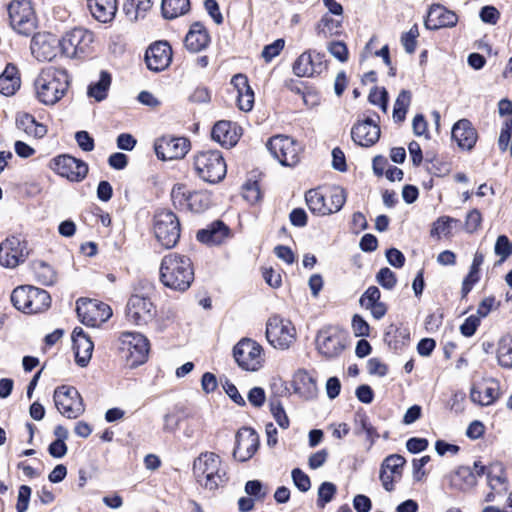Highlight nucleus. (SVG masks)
Returning a JSON list of instances; mask_svg holds the SVG:
<instances>
[{
	"instance_id": "obj_39",
	"label": "nucleus",
	"mask_w": 512,
	"mask_h": 512,
	"mask_svg": "<svg viewBox=\"0 0 512 512\" xmlns=\"http://www.w3.org/2000/svg\"><path fill=\"white\" fill-rule=\"evenodd\" d=\"M506 475L504 467L500 463L491 464L487 471V482L491 490L497 492V494L506 491Z\"/></svg>"
},
{
	"instance_id": "obj_62",
	"label": "nucleus",
	"mask_w": 512,
	"mask_h": 512,
	"mask_svg": "<svg viewBox=\"0 0 512 512\" xmlns=\"http://www.w3.org/2000/svg\"><path fill=\"white\" fill-rule=\"evenodd\" d=\"M294 485L301 491L307 492L311 487L310 478L301 469L295 468L291 473Z\"/></svg>"
},
{
	"instance_id": "obj_20",
	"label": "nucleus",
	"mask_w": 512,
	"mask_h": 512,
	"mask_svg": "<svg viewBox=\"0 0 512 512\" xmlns=\"http://www.w3.org/2000/svg\"><path fill=\"white\" fill-rule=\"evenodd\" d=\"M259 447L258 434L249 427H243L236 434V445L233 450L234 459L246 462L253 457Z\"/></svg>"
},
{
	"instance_id": "obj_48",
	"label": "nucleus",
	"mask_w": 512,
	"mask_h": 512,
	"mask_svg": "<svg viewBox=\"0 0 512 512\" xmlns=\"http://www.w3.org/2000/svg\"><path fill=\"white\" fill-rule=\"evenodd\" d=\"M296 391L305 397H312L316 392L315 381L306 372H301L295 379Z\"/></svg>"
},
{
	"instance_id": "obj_34",
	"label": "nucleus",
	"mask_w": 512,
	"mask_h": 512,
	"mask_svg": "<svg viewBox=\"0 0 512 512\" xmlns=\"http://www.w3.org/2000/svg\"><path fill=\"white\" fill-rule=\"evenodd\" d=\"M93 17L102 23L110 22L117 11L116 0H87Z\"/></svg>"
},
{
	"instance_id": "obj_10",
	"label": "nucleus",
	"mask_w": 512,
	"mask_h": 512,
	"mask_svg": "<svg viewBox=\"0 0 512 512\" xmlns=\"http://www.w3.org/2000/svg\"><path fill=\"white\" fill-rule=\"evenodd\" d=\"M233 357L242 370L249 372L260 370L265 361L262 346L250 338H243L234 346Z\"/></svg>"
},
{
	"instance_id": "obj_61",
	"label": "nucleus",
	"mask_w": 512,
	"mask_h": 512,
	"mask_svg": "<svg viewBox=\"0 0 512 512\" xmlns=\"http://www.w3.org/2000/svg\"><path fill=\"white\" fill-rule=\"evenodd\" d=\"M31 493L32 490L29 486L21 485L19 487L16 503L17 512H26L28 510Z\"/></svg>"
},
{
	"instance_id": "obj_60",
	"label": "nucleus",
	"mask_w": 512,
	"mask_h": 512,
	"mask_svg": "<svg viewBox=\"0 0 512 512\" xmlns=\"http://www.w3.org/2000/svg\"><path fill=\"white\" fill-rule=\"evenodd\" d=\"M284 46L285 41L283 39H277L273 43L266 45L263 48L261 55L266 62H270L280 54Z\"/></svg>"
},
{
	"instance_id": "obj_11",
	"label": "nucleus",
	"mask_w": 512,
	"mask_h": 512,
	"mask_svg": "<svg viewBox=\"0 0 512 512\" xmlns=\"http://www.w3.org/2000/svg\"><path fill=\"white\" fill-rule=\"evenodd\" d=\"M267 149L278 162L287 167H294L300 162L302 146L293 138L276 135L269 139Z\"/></svg>"
},
{
	"instance_id": "obj_37",
	"label": "nucleus",
	"mask_w": 512,
	"mask_h": 512,
	"mask_svg": "<svg viewBox=\"0 0 512 512\" xmlns=\"http://www.w3.org/2000/svg\"><path fill=\"white\" fill-rule=\"evenodd\" d=\"M483 262H484L483 253L477 251L474 254L473 261H472V264L470 267V271L462 282V288H461L462 297H466L468 295V293L472 290L473 286L479 281L480 267L483 264Z\"/></svg>"
},
{
	"instance_id": "obj_21",
	"label": "nucleus",
	"mask_w": 512,
	"mask_h": 512,
	"mask_svg": "<svg viewBox=\"0 0 512 512\" xmlns=\"http://www.w3.org/2000/svg\"><path fill=\"white\" fill-rule=\"evenodd\" d=\"M148 69L159 72L165 70L172 60V49L167 42H156L146 51Z\"/></svg>"
},
{
	"instance_id": "obj_30",
	"label": "nucleus",
	"mask_w": 512,
	"mask_h": 512,
	"mask_svg": "<svg viewBox=\"0 0 512 512\" xmlns=\"http://www.w3.org/2000/svg\"><path fill=\"white\" fill-rule=\"evenodd\" d=\"M231 84L237 91V103L240 110L248 112L254 105V92L248 83V78L243 74H236L231 79Z\"/></svg>"
},
{
	"instance_id": "obj_57",
	"label": "nucleus",
	"mask_w": 512,
	"mask_h": 512,
	"mask_svg": "<svg viewBox=\"0 0 512 512\" xmlns=\"http://www.w3.org/2000/svg\"><path fill=\"white\" fill-rule=\"evenodd\" d=\"M368 99L371 104L380 106L381 109L386 112L388 105V92L385 88H373L369 93Z\"/></svg>"
},
{
	"instance_id": "obj_6",
	"label": "nucleus",
	"mask_w": 512,
	"mask_h": 512,
	"mask_svg": "<svg viewBox=\"0 0 512 512\" xmlns=\"http://www.w3.org/2000/svg\"><path fill=\"white\" fill-rule=\"evenodd\" d=\"M8 17L11 28L20 35H33L37 28L35 10L30 0H12L8 6Z\"/></svg>"
},
{
	"instance_id": "obj_9",
	"label": "nucleus",
	"mask_w": 512,
	"mask_h": 512,
	"mask_svg": "<svg viewBox=\"0 0 512 512\" xmlns=\"http://www.w3.org/2000/svg\"><path fill=\"white\" fill-rule=\"evenodd\" d=\"M94 34L88 29L77 27L67 31L59 40L62 53L69 58H81L92 51Z\"/></svg>"
},
{
	"instance_id": "obj_44",
	"label": "nucleus",
	"mask_w": 512,
	"mask_h": 512,
	"mask_svg": "<svg viewBox=\"0 0 512 512\" xmlns=\"http://www.w3.org/2000/svg\"><path fill=\"white\" fill-rule=\"evenodd\" d=\"M151 7L152 2L150 0H130L124 9L130 20L137 21L144 18Z\"/></svg>"
},
{
	"instance_id": "obj_8",
	"label": "nucleus",
	"mask_w": 512,
	"mask_h": 512,
	"mask_svg": "<svg viewBox=\"0 0 512 512\" xmlns=\"http://www.w3.org/2000/svg\"><path fill=\"white\" fill-rule=\"evenodd\" d=\"M265 334L268 343L279 350L289 349L297 335L293 323L279 315H273L268 319Z\"/></svg>"
},
{
	"instance_id": "obj_16",
	"label": "nucleus",
	"mask_w": 512,
	"mask_h": 512,
	"mask_svg": "<svg viewBox=\"0 0 512 512\" xmlns=\"http://www.w3.org/2000/svg\"><path fill=\"white\" fill-rule=\"evenodd\" d=\"M76 312L80 321L91 327L99 326L112 316L109 305L91 299H79L76 303Z\"/></svg>"
},
{
	"instance_id": "obj_7",
	"label": "nucleus",
	"mask_w": 512,
	"mask_h": 512,
	"mask_svg": "<svg viewBox=\"0 0 512 512\" xmlns=\"http://www.w3.org/2000/svg\"><path fill=\"white\" fill-rule=\"evenodd\" d=\"M193 165L197 175L208 183H218L226 175V163L219 151L197 153Z\"/></svg>"
},
{
	"instance_id": "obj_1",
	"label": "nucleus",
	"mask_w": 512,
	"mask_h": 512,
	"mask_svg": "<svg viewBox=\"0 0 512 512\" xmlns=\"http://www.w3.org/2000/svg\"><path fill=\"white\" fill-rule=\"evenodd\" d=\"M194 280L191 260L177 253H169L160 264V281L175 291H186Z\"/></svg>"
},
{
	"instance_id": "obj_23",
	"label": "nucleus",
	"mask_w": 512,
	"mask_h": 512,
	"mask_svg": "<svg viewBox=\"0 0 512 512\" xmlns=\"http://www.w3.org/2000/svg\"><path fill=\"white\" fill-rule=\"evenodd\" d=\"M499 395L500 387L497 381L483 380L473 384L470 399L475 404L489 406L499 398Z\"/></svg>"
},
{
	"instance_id": "obj_52",
	"label": "nucleus",
	"mask_w": 512,
	"mask_h": 512,
	"mask_svg": "<svg viewBox=\"0 0 512 512\" xmlns=\"http://www.w3.org/2000/svg\"><path fill=\"white\" fill-rule=\"evenodd\" d=\"M210 205V198L207 194L202 192H192L189 197L188 209L194 212H201L208 208Z\"/></svg>"
},
{
	"instance_id": "obj_26",
	"label": "nucleus",
	"mask_w": 512,
	"mask_h": 512,
	"mask_svg": "<svg viewBox=\"0 0 512 512\" xmlns=\"http://www.w3.org/2000/svg\"><path fill=\"white\" fill-rule=\"evenodd\" d=\"M322 55L315 56L311 52H303L293 64V72L298 77H312L324 69Z\"/></svg>"
},
{
	"instance_id": "obj_28",
	"label": "nucleus",
	"mask_w": 512,
	"mask_h": 512,
	"mask_svg": "<svg viewBox=\"0 0 512 512\" xmlns=\"http://www.w3.org/2000/svg\"><path fill=\"white\" fill-rule=\"evenodd\" d=\"M211 136L214 141L229 148L234 146L240 138L239 127L230 121H219L214 125Z\"/></svg>"
},
{
	"instance_id": "obj_27",
	"label": "nucleus",
	"mask_w": 512,
	"mask_h": 512,
	"mask_svg": "<svg viewBox=\"0 0 512 512\" xmlns=\"http://www.w3.org/2000/svg\"><path fill=\"white\" fill-rule=\"evenodd\" d=\"M72 340L76 363L81 367H86L92 357L93 342L79 327L73 330Z\"/></svg>"
},
{
	"instance_id": "obj_5",
	"label": "nucleus",
	"mask_w": 512,
	"mask_h": 512,
	"mask_svg": "<svg viewBox=\"0 0 512 512\" xmlns=\"http://www.w3.org/2000/svg\"><path fill=\"white\" fill-rule=\"evenodd\" d=\"M150 345L148 339L138 332H123L119 336V353L129 367L146 362Z\"/></svg>"
},
{
	"instance_id": "obj_22",
	"label": "nucleus",
	"mask_w": 512,
	"mask_h": 512,
	"mask_svg": "<svg viewBox=\"0 0 512 512\" xmlns=\"http://www.w3.org/2000/svg\"><path fill=\"white\" fill-rule=\"evenodd\" d=\"M351 137L357 145L370 147L379 140L380 128L375 121L367 118L352 127Z\"/></svg>"
},
{
	"instance_id": "obj_19",
	"label": "nucleus",
	"mask_w": 512,
	"mask_h": 512,
	"mask_svg": "<svg viewBox=\"0 0 512 512\" xmlns=\"http://www.w3.org/2000/svg\"><path fill=\"white\" fill-rule=\"evenodd\" d=\"M52 168L58 175L72 182L82 181L88 173V166L85 162L69 155L56 157L53 160Z\"/></svg>"
},
{
	"instance_id": "obj_35",
	"label": "nucleus",
	"mask_w": 512,
	"mask_h": 512,
	"mask_svg": "<svg viewBox=\"0 0 512 512\" xmlns=\"http://www.w3.org/2000/svg\"><path fill=\"white\" fill-rule=\"evenodd\" d=\"M21 80L18 69L13 64H8L0 75V94L6 97L12 96L20 88Z\"/></svg>"
},
{
	"instance_id": "obj_49",
	"label": "nucleus",
	"mask_w": 512,
	"mask_h": 512,
	"mask_svg": "<svg viewBox=\"0 0 512 512\" xmlns=\"http://www.w3.org/2000/svg\"><path fill=\"white\" fill-rule=\"evenodd\" d=\"M453 481L455 485L463 489L473 486L476 483V477L470 467L461 466L456 470Z\"/></svg>"
},
{
	"instance_id": "obj_38",
	"label": "nucleus",
	"mask_w": 512,
	"mask_h": 512,
	"mask_svg": "<svg viewBox=\"0 0 512 512\" xmlns=\"http://www.w3.org/2000/svg\"><path fill=\"white\" fill-rule=\"evenodd\" d=\"M410 341V331L406 327L391 325L385 333V342L394 350H400Z\"/></svg>"
},
{
	"instance_id": "obj_45",
	"label": "nucleus",
	"mask_w": 512,
	"mask_h": 512,
	"mask_svg": "<svg viewBox=\"0 0 512 512\" xmlns=\"http://www.w3.org/2000/svg\"><path fill=\"white\" fill-rule=\"evenodd\" d=\"M33 271L38 282L42 285H52L56 280L53 268L43 261L34 262Z\"/></svg>"
},
{
	"instance_id": "obj_50",
	"label": "nucleus",
	"mask_w": 512,
	"mask_h": 512,
	"mask_svg": "<svg viewBox=\"0 0 512 512\" xmlns=\"http://www.w3.org/2000/svg\"><path fill=\"white\" fill-rule=\"evenodd\" d=\"M329 200L330 204H326L329 214L340 211L346 202L345 190L341 187H333L329 193Z\"/></svg>"
},
{
	"instance_id": "obj_56",
	"label": "nucleus",
	"mask_w": 512,
	"mask_h": 512,
	"mask_svg": "<svg viewBox=\"0 0 512 512\" xmlns=\"http://www.w3.org/2000/svg\"><path fill=\"white\" fill-rule=\"evenodd\" d=\"M494 252L500 257L501 262L505 261L512 254V243L506 235L498 236L494 246Z\"/></svg>"
},
{
	"instance_id": "obj_64",
	"label": "nucleus",
	"mask_w": 512,
	"mask_h": 512,
	"mask_svg": "<svg viewBox=\"0 0 512 512\" xmlns=\"http://www.w3.org/2000/svg\"><path fill=\"white\" fill-rule=\"evenodd\" d=\"M378 302H380V290L376 286L369 287L360 298V304L364 308H368Z\"/></svg>"
},
{
	"instance_id": "obj_40",
	"label": "nucleus",
	"mask_w": 512,
	"mask_h": 512,
	"mask_svg": "<svg viewBox=\"0 0 512 512\" xmlns=\"http://www.w3.org/2000/svg\"><path fill=\"white\" fill-rule=\"evenodd\" d=\"M305 200L310 211L317 215H329L327 196L318 189H311L305 194Z\"/></svg>"
},
{
	"instance_id": "obj_33",
	"label": "nucleus",
	"mask_w": 512,
	"mask_h": 512,
	"mask_svg": "<svg viewBox=\"0 0 512 512\" xmlns=\"http://www.w3.org/2000/svg\"><path fill=\"white\" fill-rule=\"evenodd\" d=\"M499 114L506 116L501 128L498 139V146L502 152L508 149L511 140L512 132V103L509 100L503 99L498 104Z\"/></svg>"
},
{
	"instance_id": "obj_12",
	"label": "nucleus",
	"mask_w": 512,
	"mask_h": 512,
	"mask_svg": "<svg viewBox=\"0 0 512 512\" xmlns=\"http://www.w3.org/2000/svg\"><path fill=\"white\" fill-rule=\"evenodd\" d=\"M154 233L158 242L166 249L174 247L180 238V223L169 210H160L154 217Z\"/></svg>"
},
{
	"instance_id": "obj_17",
	"label": "nucleus",
	"mask_w": 512,
	"mask_h": 512,
	"mask_svg": "<svg viewBox=\"0 0 512 512\" xmlns=\"http://www.w3.org/2000/svg\"><path fill=\"white\" fill-rule=\"evenodd\" d=\"M157 314L156 307L149 298L132 295L126 305V319L136 326L148 325Z\"/></svg>"
},
{
	"instance_id": "obj_4",
	"label": "nucleus",
	"mask_w": 512,
	"mask_h": 512,
	"mask_svg": "<svg viewBox=\"0 0 512 512\" xmlns=\"http://www.w3.org/2000/svg\"><path fill=\"white\" fill-rule=\"evenodd\" d=\"M11 302L14 307L27 314L46 311L51 304L49 293L34 286H20L13 290Z\"/></svg>"
},
{
	"instance_id": "obj_2",
	"label": "nucleus",
	"mask_w": 512,
	"mask_h": 512,
	"mask_svg": "<svg viewBox=\"0 0 512 512\" xmlns=\"http://www.w3.org/2000/svg\"><path fill=\"white\" fill-rule=\"evenodd\" d=\"M69 83V76L65 70L45 68L34 81L35 96L44 105H55L66 94Z\"/></svg>"
},
{
	"instance_id": "obj_46",
	"label": "nucleus",
	"mask_w": 512,
	"mask_h": 512,
	"mask_svg": "<svg viewBox=\"0 0 512 512\" xmlns=\"http://www.w3.org/2000/svg\"><path fill=\"white\" fill-rule=\"evenodd\" d=\"M457 220L449 216H442L438 218L432 225L430 235L440 239L441 237H448L452 231V224L456 223Z\"/></svg>"
},
{
	"instance_id": "obj_58",
	"label": "nucleus",
	"mask_w": 512,
	"mask_h": 512,
	"mask_svg": "<svg viewBox=\"0 0 512 512\" xmlns=\"http://www.w3.org/2000/svg\"><path fill=\"white\" fill-rule=\"evenodd\" d=\"M327 50L330 54L340 62H346L348 60V49L344 42L333 41L327 46Z\"/></svg>"
},
{
	"instance_id": "obj_41",
	"label": "nucleus",
	"mask_w": 512,
	"mask_h": 512,
	"mask_svg": "<svg viewBox=\"0 0 512 512\" xmlns=\"http://www.w3.org/2000/svg\"><path fill=\"white\" fill-rule=\"evenodd\" d=\"M162 14L166 19H174L186 14L190 9L189 0H162Z\"/></svg>"
},
{
	"instance_id": "obj_51",
	"label": "nucleus",
	"mask_w": 512,
	"mask_h": 512,
	"mask_svg": "<svg viewBox=\"0 0 512 512\" xmlns=\"http://www.w3.org/2000/svg\"><path fill=\"white\" fill-rule=\"evenodd\" d=\"M337 492L336 485L332 482H323L318 488L317 506L324 508L327 503L331 502Z\"/></svg>"
},
{
	"instance_id": "obj_3",
	"label": "nucleus",
	"mask_w": 512,
	"mask_h": 512,
	"mask_svg": "<svg viewBox=\"0 0 512 512\" xmlns=\"http://www.w3.org/2000/svg\"><path fill=\"white\" fill-rule=\"evenodd\" d=\"M193 475L197 483L208 491H215L227 481L221 457L210 451L200 453L193 461Z\"/></svg>"
},
{
	"instance_id": "obj_14",
	"label": "nucleus",
	"mask_w": 512,
	"mask_h": 512,
	"mask_svg": "<svg viewBox=\"0 0 512 512\" xmlns=\"http://www.w3.org/2000/svg\"><path fill=\"white\" fill-rule=\"evenodd\" d=\"M29 256L28 244L19 236L7 237L0 243V265L14 269L24 263Z\"/></svg>"
},
{
	"instance_id": "obj_43",
	"label": "nucleus",
	"mask_w": 512,
	"mask_h": 512,
	"mask_svg": "<svg viewBox=\"0 0 512 512\" xmlns=\"http://www.w3.org/2000/svg\"><path fill=\"white\" fill-rule=\"evenodd\" d=\"M111 85V76L105 71H102L100 78L97 82L92 83L88 88L89 97L94 98L96 101H102L107 97L109 87Z\"/></svg>"
},
{
	"instance_id": "obj_25",
	"label": "nucleus",
	"mask_w": 512,
	"mask_h": 512,
	"mask_svg": "<svg viewBox=\"0 0 512 512\" xmlns=\"http://www.w3.org/2000/svg\"><path fill=\"white\" fill-rule=\"evenodd\" d=\"M458 22V16L451 10L445 7L435 4L432 5L427 18L425 20V26L430 30H437L440 28H451L454 27Z\"/></svg>"
},
{
	"instance_id": "obj_53",
	"label": "nucleus",
	"mask_w": 512,
	"mask_h": 512,
	"mask_svg": "<svg viewBox=\"0 0 512 512\" xmlns=\"http://www.w3.org/2000/svg\"><path fill=\"white\" fill-rule=\"evenodd\" d=\"M406 460L399 454H392L386 457L381 465L384 469L388 470L395 476H401V470Z\"/></svg>"
},
{
	"instance_id": "obj_31",
	"label": "nucleus",
	"mask_w": 512,
	"mask_h": 512,
	"mask_svg": "<svg viewBox=\"0 0 512 512\" xmlns=\"http://www.w3.org/2000/svg\"><path fill=\"white\" fill-rule=\"evenodd\" d=\"M197 240L207 245H219L229 237V228L222 221H215L197 232Z\"/></svg>"
},
{
	"instance_id": "obj_63",
	"label": "nucleus",
	"mask_w": 512,
	"mask_h": 512,
	"mask_svg": "<svg viewBox=\"0 0 512 512\" xmlns=\"http://www.w3.org/2000/svg\"><path fill=\"white\" fill-rule=\"evenodd\" d=\"M481 222H482V215H481L480 211L478 209H473L466 216L465 230L468 233H473L480 228Z\"/></svg>"
},
{
	"instance_id": "obj_24",
	"label": "nucleus",
	"mask_w": 512,
	"mask_h": 512,
	"mask_svg": "<svg viewBox=\"0 0 512 512\" xmlns=\"http://www.w3.org/2000/svg\"><path fill=\"white\" fill-rule=\"evenodd\" d=\"M59 41L50 33H37L31 41L32 54L40 61H50L56 56Z\"/></svg>"
},
{
	"instance_id": "obj_15",
	"label": "nucleus",
	"mask_w": 512,
	"mask_h": 512,
	"mask_svg": "<svg viewBox=\"0 0 512 512\" xmlns=\"http://www.w3.org/2000/svg\"><path fill=\"white\" fill-rule=\"evenodd\" d=\"M318 352L326 359L339 357L346 348L345 335L335 327L320 330L316 336Z\"/></svg>"
},
{
	"instance_id": "obj_59",
	"label": "nucleus",
	"mask_w": 512,
	"mask_h": 512,
	"mask_svg": "<svg viewBox=\"0 0 512 512\" xmlns=\"http://www.w3.org/2000/svg\"><path fill=\"white\" fill-rule=\"evenodd\" d=\"M271 413L276 420L277 424L283 428L287 429L289 427V419L283 409V406L279 401H273L270 403Z\"/></svg>"
},
{
	"instance_id": "obj_36",
	"label": "nucleus",
	"mask_w": 512,
	"mask_h": 512,
	"mask_svg": "<svg viewBox=\"0 0 512 512\" xmlns=\"http://www.w3.org/2000/svg\"><path fill=\"white\" fill-rule=\"evenodd\" d=\"M16 123L18 128L30 137L42 138L47 133L46 126L38 123L34 116L28 113L19 114L17 116Z\"/></svg>"
},
{
	"instance_id": "obj_55",
	"label": "nucleus",
	"mask_w": 512,
	"mask_h": 512,
	"mask_svg": "<svg viewBox=\"0 0 512 512\" xmlns=\"http://www.w3.org/2000/svg\"><path fill=\"white\" fill-rule=\"evenodd\" d=\"M192 194L185 185L176 184L171 191V197L175 205L188 208L189 197Z\"/></svg>"
},
{
	"instance_id": "obj_54",
	"label": "nucleus",
	"mask_w": 512,
	"mask_h": 512,
	"mask_svg": "<svg viewBox=\"0 0 512 512\" xmlns=\"http://www.w3.org/2000/svg\"><path fill=\"white\" fill-rule=\"evenodd\" d=\"M340 28L341 21L333 19L327 15L323 16L318 24V31L319 33H323L324 36L339 34Z\"/></svg>"
},
{
	"instance_id": "obj_18",
	"label": "nucleus",
	"mask_w": 512,
	"mask_h": 512,
	"mask_svg": "<svg viewBox=\"0 0 512 512\" xmlns=\"http://www.w3.org/2000/svg\"><path fill=\"white\" fill-rule=\"evenodd\" d=\"M190 149V142L185 137L163 136L154 143V150L161 160L183 158Z\"/></svg>"
},
{
	"instance_id": "obj_29",
	"label": "nucleus",
	"mask_w": 512,
	"mask_h": 512,
	"mask_svg": "<svg viewBox=\"0 0 512 512\" xmlns=\"http://www.w3.org/2000/svg\"><path fill=\"white\" fill-rule=\"evenodd\" d=\"M452 138L460 148L470 150L476 144L477 132L469 120L461 119L452 128Z\"/></svg>"
},
{
	"instance_id": "obj_13",
	"label": "nucleus",
	"mask_w": 512,
	"mask_h": 512,
	"mask_svg": "<svg viewBox=\"0 0 512 512\" xmlns=\"http://www.w3.org/2000/svg\"><path fill=\"white\" fill-rule=\"evenodd\" d=\"M54 403L57 410L68 419H77L85 412V405L78 390L63 385L54 391Z\"/></svg>"
},
{
	"instance_id": "obj_32",
	"label": "nucleus",
	"mask_w": 512,
	"mask_h": 512,
	"mask_svg": "<svg viewBox=\"0 0 512 512\" xmlns=\"http://www.w3.org/2000/svg\"><path fill=\"white\" fill-rule=\"evenodd\" d=\"M210 42V37L205 27L199 23H193L185 37L186 48L193 52H199L205 49Z\"/></svg>"
},
{
	"instance_id": "obj_47",
	"label": "nucleus",
	"mask_w": 512,
	"mask_h": 512,
	"mask_svg": "<svg viewBox=\"0 0 512 512\" xmlns=\"http://www.w3.org/2000/svg\"><path fill=\"white\" fill-rule=\"evenodd\" d=\"M411 103V93L407 90H402L394 104L393 118L397 122L405 119L408 107Z\"/></svg>"
},
{
	"instance_id": "obj_42",
	"label": "nucleus",
	"mask_w": 512,
	"mask_h": 512,
	"mask_svg": "<svg viewBox=\"0 0 512 512\" xmlns=\"http://www.w3.org/2000/svg\"><path fill=\"white\" fill-rule=\"evenodd\" d=\"M498 363L505 368H512V333L502 336L497 345Z\"/></svg>"
}]
</instances>
